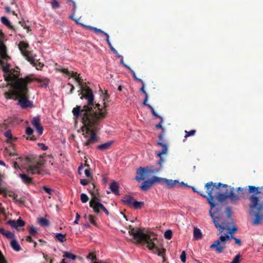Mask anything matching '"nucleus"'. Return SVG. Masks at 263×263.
Instances as JSON below:
<instances>
[{
	"label": "nucleus",
	"mask_w": 263,
	"mask_h": 263,
	"mask_svg": "<svg viewBox=\"0 0 263 263\" xmlns=\"http://www.w3.org/2000/svg\"><path fill=\"white\" fill-rule=\"evenodd\" d=\"M84 94L82 95L81 99L85 98L87 101L88 106H84L82 109L77 106L72 109L73 116L77 118H81L83 123L82 127V135L86 138L83 141L84 146H88L98 141L95 132L99 131L101 128L102 120L106 115V104L105 100L108 97L104 96L102 103L94 104V96L91 89L88 87L83 88Z\"/></svg>",
	"instance_id": "1"
},
{
	"label": "nucleus",
	"mask_w": 263,
	"mask_h": 263,
	"mask_svg": "<svg viewBox=\"0 0 263 263\" xmlns=\"http://www.w3.org/2000/svg\"><path fill=\"white\" fill-rule=\"evenodd\" d=\"M4 35L0 34V65L2 66L5 81L13 90L4 92L6 99H18L17 104L22 108L32 106V102L27 99L28 88L27 85L32 81L30 76L19 78L20 70L18 67L11 68L8 63L10 57L7 55L6 47L3 42Z\"/></svg>",
	"instance_id": "2"
},
{
	"label": "nucleus",
	"mask_w": 263,
	"mask_h": 263,
	"mask_svg": "<svg viewBox=\"0 0 263 263\" xmlns=\"http://www.w3.org/2000/svg\"><path fill=\"white\" fill-rule=\"evenodd\" d=\"M248 193L251 194L249 199L250 214L254 216L253 225L263 223V186L249 185Z\"/></svg>",
	"instance_id": "3"
},
{
	"label": "nucleus",
	"mask_w": 263,
	"mask_h": 263,
	"mask_svg": "<svg viewBox=\"0 0 263 263\" xmlns=\"http://www.w3.org/2000/svg\"><path fill=\"white\" fill-rule=\"evenodd\" d=\"M157 145L160 146L162 150L156 154V156L159 158L156 166L151 165L146 167H140L137 171V176L136 177V180L140 182L144 178L149 177L151 174L157 173L161 171L163 168V164L165 161V159L163 157V155L166 154L168 151L167 145L163 142H158Z\"/></svg>",
	"instance_id": "4"
},
{
	"label": "nucleus",
	"mask_w": 263,
	"mask_h": 263,
	"mask_svg": "<svg viewBox=\"0 0 263 263\" xmlns=\"http://www.w3.org/2000/svg\"><path fill=\"white\" fill-rule=\"evenodd\" d=\"M215 227L219 231L217 235H219V238L215 241V249L217 252L221 253L223 252L225 248V244L227 241L231 238H233V234L237 231V229L233 226L232 228L227 226L219 224L215 220Z\"/></svg>",
	"instance_id": "5"
},
{
	"label": "nucleus",
	"mask_w": 263,
	"mask_h": 263,
	"mask_svg": "<svg viewBox=\"0 0 263 263\" xmlns=\"http://www.w3.org/2000/svg\"><path fill=\"white\" fill-rule=\"evenodd\" d=\"M129 233L134 238L137 240L138 242H145L149 250L163 258L164 257L165 249L164 248L161 249L156 245V238H152L149 235L140 230H135L133 229L129 231Z\"/></svg>",
	"instance_id": "6"
},
{
	"label": "nucleus",
	"mask_w": 263,
	"mask_h": 263,
	"mask_svg": "<svg viewBox=\"0 0 263 263\" xmlns=\"http://www.w3.org/2000/svg\"><path fill=\"white\" fill-rule=\"evenodd\" d=\"M215 189L217 190L215 198L219 202H223L228 198H230L232 201H235L239 199V196L234 193V187L229 191V186L226 184L218 183L216 185L215 183Z\"/></svg>",
	"instance_id": "7"
},
{
	"label": "nucleus",
	"mask_w": 263,
	"mask_h": 263,
	"mask_svg": "<svg viewBox=\"0 0 263 263\" xmlns=\"http://www.w3.org/2000/svg\"><path fill=\"white\" fill-rule=\"evenodd\" d=\"M205 188L208 194L205 198H206L209 204L210 205V215L212 221L214 222V212H212V210L214 208V196L212 195V192L214 190V183L212 181L206 183Z\"/></svg>",
	"instance_id": "8"
},
{
	"label": "nucleus",
	"mask_w": 263,
	"mask_h": 263,
	"mask_svg": "<svg viewBox=\"0 0 263 263\" xmlns=\"http://www.w3.org/2000/svg\"><path fill=\"white\" fill-rule=\"evenodd\" d=\"M90 206L92 208L96 213H99L101 210L103 211L107 215L109 212L105 207L100 202V200L96 197H93L89 202Z\"/></svg>",
	"instance_id": "9"
},
{
	"label": "nucleus",
	"mask_w": 263,
	"mask_h": 263,
	"mask_svg": "<svg viewBox=\"0 0 263 263\" xmlns=\"http://www.w3.org/2000/svg\"><path fill=\"white\" fill-rule=\"evenodd\" d=\"M122 201L129 206L133 207L135 209H140L143 205L144 202L138 201L132 196L126 195L122 199Z\"/></svg>",
	"instance_id": "10"
},
{
	"label": "nucleus",
	"mask_w": 263,
	"mask_h": 263,
	"mask_svg": "<svg viewBox=\"0 0 263 263\" xmlns=\"http://www.w3.org/2000/svg\"><path fill=\"white\" fill-rule=\"evenodd\" d=\"M160 182L165 184L166 187L168 189H171L174 186H187L186 183H185L183 182H180L178 180H173L163 178H160Z\"/></svg>",
	"instance_id": "11"
},
{
	"label": "nucleus",
	"mask_w": 263,
	"mask_h": 263,
	"mask_svg": "<svg viewBox=\"0 0 263 263\" xmlns=\"http://www.w3.org/2000/svg\"><path fill=\"white\" fill-rule=\"evenodd\" d=\"M160 177L157 176H153L151 179L144 181L141 186V188L142 191H146L149 189L153 184L160 182Z\"/></svg>",
	"instance_id": "12"
},
{
	"label": "nucleus",
	"mask_w": 263,
	"mask_h": 263,
	"mask_svg": "<svg viewBox=\"0 0 263 263\" xmlns=\"http://www.w3.org/2000/svg\"><path fill=\"white\" fill-rule=\"evenodd\" d=\"M41 166L40 163L30 165L26 168L27 172L29 175H31L40 174L41 171Z\"/></svg>",
	"instance_id": "13"
},
{
	"label": "nucleus",
	"mask_w": 263,
	"mask_h": 263,
	"mask_svg": "<svg viewBox=\"0 0 263 263\" xmlns=\"http://www.w3.org/2000/svg\"><path fill=\"white\" fill-rule=\"evenodd\" d=\"M32 124L36 129L38 135L39 136L42 135L43 133V128L42 125H41V120L40 117L37 116L34 117L32 120Z\"/></svg>",
	"instance_id": "14"
},
{
	"label": "nucleus",
	"mask_w": 263,
	"mask_h": 263,
	"mask_svg": "<svg viewBox=\"0 0 263 263\" xmlns=\"http://www.w3.org/2000/svg\"><path fill=\"white\" fill-rule=\"evenodd\" d=\"M8 223L13 228L18 230V227H23L25 226V222L21 218H19L16 220H9Z\"/></svg>",
	"instance_id": "15"
},
{
	"label": "nucleus",
	"mask_w": 263,
	"mask_h": 263,
	"mask_svg": "<svg viewBox=\"0 0 263 263\" xmlns=\"http://www.w3.org/2000/svg\"><path fill=\"white\" fill-rule=\"evenodd\" d=\"M59 70L61 71L62 72L66 74L67 76H68L69 77L73 78L76 81L80 84L81 81L80 80V78L79 76L77 75V73L76 72H74L73 71L70 72L66 68H61V69H58Z\"/></svg>",
	"instance_id": "16"
},
{
	"label": "nucleus",
	"mask_w": 263,
	"mask_h": 263,
	"mask_svg": "<svg viewBox=\"0 0 263 263\" xmlns=\"http://www.w3.org/2000/svg\"><path fill=\"white\" fill-rule=\"evenodd\" d=\"M81 25L85 28L89 29L91 30H93L96 33H101L103 35H104L106 37L107 36V35H109L105 32H104V31H102L101 29H98L96 27H92L91 26L84 25L83 24H81Z\"/></svg>",
	"instance_id": "17"
},
{
	"label": "nucleus",
	"mask_w": 263,
	"mask_h": 263,
	"mask_svg": "<svg viewBox=\"0 0 263 263\" xmlns=\"http://www.w3.org/2000/svg\"><path fill=\"white\" fill-rule=\"evenodd\" d=\"M81 25L85 28L89 29L91 30H93L96 33H101L103 35H104L106 37L107 36V35H109L105 32H104V31H102L101 29H98L96 27H92L91 26L84 25L83 24H81Z\"/></svg>",
	"instance_id": "18"
},
{
	"label": "nucleus",
	"mask_w": 263,
	"mask_h": 263,
	"mask_svg": "<svg viewBox=\"0 0 263 263\" xmlns=\"http://www.w3.org/2000/svg\"><path fill=\"white\" fill-rule=\"evenodd\" d=\"M119 185L116 181H112L109 185L111 191L116 195H119Z\"/></svg>",
	"instance_id": "19"
},
{
	"label": "nucleus",
	"mask_w": 263,
	"mask_h": 263,
	"mask_svg": "<svg viewBox=\"0 0 263 263\" xmlns=\"http://www.w3.org/2000/svg\"><path fill=\"white\" fill-rule=\"evenodd\" d=\"M113 143V141H110L106 143L101 144L97 146V148L102 151H104L106 149H109Z\"/></svg>",
	"instance_id": "20"
},
{
	"label": "nucleus",
	"mask_w": 263,
	"mask_h": 263,
	"mask_svg": "<svg viewBox=\"0 0 263 263\" xmlns=\"http://www.w3.org/2000/svg\"><path fill=\"white\" fill-rule=\"evenodd\" d=\"M23 55L31 65L35 66V57L32 55L30 52L27 51L25 54H23Z\"/></svg>",
	"instance_id": "21"
},
{
	"label": "nucleus",
	"mask_w": 263,
	"mask_h": 263,
	"mask_svg": "<svg viewBox=\"0 0 263 263\" xmlns=\"http://www.w3.org/2000/svg\"><path fill=\"white\" fill-rule=\"evenodd\" d=\"M29 47V45L28 43L24 41L20 42L18 44V48L20 51H21L22 54H25V53L28 51L27 50Z\"/></svg>",
	"instance_id": "22"
},
{
	"label": "nucleus",
	"mask_w": 263,
	"mask_h": 263,
	"mask_svg": "<svg viewBox=\"0 0 263 263\" xmlns=\"http://www.w3.org/2000/svg\"><path fill=\"white\" fill-rule=\"evenodd\" d=\"M10 246L15 251H19L21 250V247L15 238L11 241Z\"/></svg>",
	"instance_id": "23"
},
{
	"label": "nucleus",
	"mask_w": 263,
	"mask_h": 263,
	"mask_svg": "<svg viewBox=\"0 0 263 263\" xmlns=\"http://www.w3.org/2000/svg\"><path fill=\"white\" fill-rule=\"evenodd\" d=\"M194 238L195 239H201L202 237V234L201 230L198 228H194L193 230Z\"/></svg>",
	"instance_id": "24"
},
{
	"label": "nucleus",
	"mask_w": 263,
	"mask_h": 263,
	"mask_svg": "<svg viewBox=\"0 0 263 263\" xmlns=\"http://www.w3.org/2000/svg\"><path fill=\"white\" fill-rule=\"evenodd\" d=\"M68 1L70 2L73 5L72 13L69 17L72 20H74L77 24L81 25V24L79 23L78 20L74 18V14H75V12L76 11V4L75 2L72 0H70V1Z\"/></svg>",
	"instance_id": "25"
},
{
	"label": "nucleus",
	"mask_w": 263,
	"mask_h": 263,
	"mask_svg": "<svg viewBox=\"0 0 263 263\" xmlns=\"http://www.w3.org/2000/svg\"><path fill=\"white\" fill-rule=\"evenodd\" d=\"M36 81L41 87H46L48 85V80L47 78H45L43 80L36 79Z\"/></svg>",
	"instance_id": "26"
},
{
	"label": "nucleus",
	"mask_w": 263,
	"mask_h": 263,
	"mask_svg": "<svg viewBox=\"0 0 263 263\" xmlns=\"http://www.w3.org/2000/svg\"><path fill=\"white\" fill-rule=\"evenodd\" d=\"M18 176L21 178L22 181L26 184H28L31 181L30 177L26 174H20Z\"/></svg>",
	"instance_id": "27"
},
{
	"label": "nucleus",
	"mask_w": 263,
	"mask_h": 263,
	"mask_svg": "<svg viewBox=\"0 0 263 263\" xmlns=\"http://www.w3.org/2000/svg\"><path fill=\"white\" fill-rule=\"evenodd\" d=\"M84 218L90 223H91V224H92L93 225H96V221H95V218L92 215H85L84 216Z\"/></svg>",
	"instance_id": "28"
},
{
	"label": "nucleus",
	"mask_w": 263,
	"mask_h": 263,
	"mask_svg": "<svg viewBox=\"0 0 263 263\" xmlns=\"http://www.w3.org/2000/svg\"><path fill=\"white\" fill-rule=\"evenodd\" d=\"M38 222L40 225L43 227H48L49 226L48 220L45 218H41L38 219Z\"/></svg>",
	"instance_id": "29"
},
{
	"label": "nucleus",
	"mask_w": 263,
	"mask_h": 263,
	"mask_svg": "<svg viewBox=\"0 0 263 263\" xmlns=\"http://www.w3.org/2000/svg\"><path fill=\"white\" fill-rule=\"evenodd\" d=\"M63 257L71 259L73 260H74L76 259V256L70 252H64Z\"/></svg>",
	"instance_id": "30"
},
{
	"label": "nucleus",
	"mask_w": 263,
	"mask_h": 263,
	"mask_svg": "<svg viewBox=\"0 0 263 263\" xmlns=\"http://www.w3.org/2000/svg\"><path fill=\"white\" fill-rule=\"evenodd\" d=\"M87 259L91 261L90 263H99L96 261L97 258L93 253H89L87 256Z\"/></svg>",
	"instance_id": "31"
},
{
	"label": "nucleus",
	"mask_w": 263,
	"mask_h": 263,
	"mask_svg": "<svg viewBox=\"0 0 263 263\" xmlns=\"http://www.w3.org/2000/svg\"><path fill=\"white\" fill-rule=\"evenodd\" d=\"M28 231L30 236H34L37 233V229L33 226H31L29 227Z\"/></svg>",
	"instance_id": "32"
},
{
	"label": "nucleus",
	"mask_w": 263,
	"mask_h": 263,
	"mask_svg": "<svg viewBox=\"0 0 263 263\" xmlns=\"http://www.w3.org/2000/svg\"><path fill=\"white\" fill-rule=\"evenodd\" d=\"M106 42L110 49V50L114 52L115 54H118V51L112 47L110 40H109V36L107 35V36L106 37Z\"/></svg>",
	"instance_id": "33"
},
{
	"label": "nucleus",
	"mask_w": 263,
	"mask_h": 263,
	"mask_svg": "<svg viewBox=\"0 0 263 263\" xmlns=\"http://www.w3.org/2000/svg\"><path fill=\"white\" fill-rule=\"evenodd\" d=\"M55 238L61 242H63L65 240V235L61 233H57L55 234Z\"/></svg>",
	"instance_id": "34"
},
{
	"label": "nucleus",
	"mask_w": 263,
	"mask_h": 263,
	"mask_svg": "<svg viewBox=\"0 0 263 263\" xmlns=\"http://www.w3.org/2000/svg\"><path fill=\"white\" fill-rule=\"evenodd\" d=\"M2 23L7 27L10 26V22L9 20L5 16H2L1 18Z\"/></svg>",
	"instance_id": "35"
},
{
	"label": "nucleus",
	"mask_w": 263,
	"mask_h": 263,
	"mask_svg": "<svg viewBox=\"0 0 263 263\" xmlns=\"http://www.w3.org/2000/svg\"><path fill=\"white\" fill-rule=\"evenodd\" d=\"M164 236L166 239H170L172 237V231L171 230H167L164 234Z\"/></svg>",
	"instance_id": "36"
},
{
	"label": "nucleus",
	"mask_w": 263,
	"mask_h": 263,
	"mask_svg": "<svg viewBox=\"0 0 263 263\" xmlns=\"http://www.w3.org/2000/svg\"><path fill=\"white\" fill-rule=\"evenodd\" d=\"M4 236H6L7 238L11 239L12 240L15 238L14 234L9 231H6Z\"/></svg>",
	"instance_id": "37"
},
{
	"label": "nucleus",
	"mask_w": 263,
	"mask_h": 263,
	"mask_svg": "<svg viewBox=\"0 0 263 263\" xmlns=\"http://www.w3.org/2000/svg\"><path fill=\"white\" fill-rule=\"evenodd\" d=\"M186 187H191L193 191L195 193H198L199 195H200L201 196H202V197L203 198H205L206 197V195L203 194L202 192H200V191H198L196 188L194 186H190V185H188L187 186H186Z\"/></svg>",
	"instance_id": "38"
},
{
	"label": "nucleus",
	"mask_w": 263,
	"mask_h": 263,
	"mask_svg": "<svg viewBox=\"0 0 263 263\" xmlns=\"http://www.w3.org/2000/svg\"><path fill=\"white\" fill-rule=\"evenodd\" d=\"M81 200L82 203H86L88 200L87 195L85 193H82L80 196Z\"/></svg>",
	"instance_id": "39"
},
{
	"label": "nucleus",
	"mask_w": 263,
	"mask_h": 263,
	"mask_svg": "<svg viewBox=\"0 0 263 263\" xmlns=\"http://www.w3.org/2000/svg\"><path fill=\"white\" fill-rule=\"evenodd\" d=\"M195 132H196L195 130H194V129L191 130L189 132H187V130H185V135L184 136V138H186L188 137L192 136L194 135Z\"/></svg>",
	"instance_id": "40"
},
{
	"label": "nucleus",
	"mask_w": 263,
	"mask_h": 263,
	"mask_svg": "<svg viewBox=\"0 0 263 263\" xmlns=\"http://www.w3.org/2000/svg\"><path fill=\"white\" fill-rule=\"evenodd\" d=\"M5 136L8 139H12L13 137L11 133V131L10 130H7L4 133Z\"/></svg>",
	"instance_id": "41"
},
{
	"label": "nucleus",
	"mask_w": 263,
	"mask_h": 263,
	"mask_svg": "<svg viewBox=\"0 0 263 263\" xmlns=\"http://www.w3.org/2000/svg\"><path fill=\"white\" fill-rule=\"evenodd\" d=\"M180 260L182 262H185L186 261V253L185 251H183L180 256Z\"/></svg>",
	"instance_id": "42"
},
{
	"label": "nucleus",
	"mask_w": 263,
	"mask_h": 263,
	"mask_svg": "<svg viewBox=\"0 0 263 263\" xmlns=\"http://www.w3.org/2000/svg\"><path fill=\"white\" fill-rule=\"evenodd\" d=\"M240 255L239 254L236 255L231 263H240Z\"/></svg>",
	"instance_id": "43"
},
{
	"label": "nucleus",
	"mask_w": 263,
	"mask_h": 263,
	"mask_svg": "<svg viewBox=\"0 0 263 263\" xmlns=\"http://www.w3.org/2000/svg\"><path fill=\"white\" fill-rule=\"evenodd\" d=\"M52 8L55 9L60 7L59 3L56 0H53L51 3Z\"/></svg>",
	"instance_id": "44"
},
{
	"label": "nucleus",
	"mask_w": 263,
	"mask_h": 263,
	"mask_svg": "<svg viewBox=\"0 0 263 263\" xmlns=\"http://www.w3.org/2000/svg\"><path fill=\"white\" fill-rule=\"evenodd\" d=\"M33 130L31 127H27V128L26 129V134L27 135L30 136L33 134Z\"/></svg>",
	"instance_id": "45"
},
{
	"label": "nucleus",
	"mask_w": 263,
	"mask_h": 263,
	"mask_svg": "<svg viewBox=\"0 0 263 263\" xmlns=\"http://www.w3.org/2000/svg\"><path fill=\"white\" fill-rule=\"evenodd\" d=\"M231 239H233L235 241V242L236 245H238V246H241V240L239 238H235L233 237V238H231Z\"/></svg>",
	"instance_id": "46"
},
{
	"label": "nucleus",
	"mask_w": 263,
	"mask_h": 263,
	"mask_svg": "<svg viewBox=\"0 0 263 263\" xmlns=\"http://www.w3.org/2000/svg\"><path fill=\"white\" fill-rule=\"evenodd\" d=\"M120 63L127 69H129L130 68V67L124 63L123 61V57H121V58L120 59Z\"/></svg>",
	"instance_id": "47"
},
{
	"label": "nucleus",
	"mask_w": 263,
	"mask_h": 263,
	"mask_svg": "<svg viewBox=\"0 0 263 263\" xmlns=\"http://www.w3.org/2000/svg\"><path fill=\"white\" fill-rule=\"evenodd\" d=\"M163 122V119L162 118H161L160 122L156 125V127L158 128H161V129H163V128L162 126V124Z\"/></svg>",
	"instance_id": "48"
},
{
	"label": "nucleus",
	"mask_w": 263,
	"mask_h": 263,
	"mask_svg": "<svg viewBox=\"0 0 263 263\" xmlns=\"http://www.w3.org/2000/svg\"><path fill=\"white\" fill-rule=\"evenodd\" d=\"M43 189L48 194H51V189L50 188L46 186H43Z\"/></svg>",
	"instance_id": "49"
},
{
	"label": "nucleus",
	"mask_w": 263,
	"mask_h": 263,
	"mask_svg": "<svg viewBox=\"0 0 263 263\" xmlns=\"http://www.w3.org/2000/svg\"><path fill=\"white\" fill-rule=\"evenodd\" d=\"M80 215L78 213H77L76 214V219L73 222L74 224H78V221L80 219Z\"/></svg>",
	"instance_id": "50"
},
{
	"label": "nucleus",
	"mask_w": 263,
	"mask_h": 263,
	"mask_svg": "<svg viewBox=\"0 0 263 263\" xmlns=\"http://www.w3.org/2000/svg\"><path fill=\"white\" fill-rule=\"evenodd\" d=\"M0 263H6V261L0 251Z\"/></svg>",
	"instance_id": "51"
},
{
	"label": "nucleus",
	"mask_w": 263,
	"mask_h": 263,
	"mask_svg": "<svg viewBox=\"0 0 263 263\" xmlns=\"http://www.w3.org/2000/svg\"><path fill=\"white\" fill-rule=\"evenodd\" d=\"M38 145L41 148V149L43 151H46L47 149V147L43 143H39Z\"/></svg>",
	"instance_id": "52"
},
{
	"label": "nucleus",
	"mask_w": 263,
	"mask_h": 263,
	"mask_svg": "<svg viewBox=\"0 0 263 263\" xmlns=\"http://www.w3.org/2000/svg\"><path fill=\"white\" fill-rule=\"evenodd\" d=\"M43 65H44L41 63H39L38 64H36L35 63V66H34L35 67L36 69L39 70V69H41V68L43 66Z\"/></svg>",
	"instance_id": "53"
},
{
	"label": "nucleus",
	"mask_w": 263,
	"mask_h": 263,
	"mask_svg": "<svg viewBox=\"0 0 263 263\" xmlns=\"http://www.w3.org/2000/svg\"><path fill=\"white\" fill-rule=\"evenodd\" d=\"M84 173L86 177H89L90 176V172L89 169H85Z\"/></svg>",
	"instance_id": "54"
},
{
	"label": "nucleus",
	"mask_w": 263,
	"mask_h": 263,
	"mask_svg": "<svg viewBox=\"0 0 263 263\" xmlns=\"http://www.w3.org/2000/svg\"><path fill=\"white\" fill-rule=\"evenodd\" d=\"M128 70H129L130 71V72L132 73V74H133V77L134 79L135 80H136L137 79V78H138L137 77V76H136V73H135V71H134L133 69H132L130 68Z\"/></svg>",
	"instance_id": "55"
},
{
	"label": "nucleus",
	"mask_w": 263,
	"mask_h": 263,
	"mask_svg": "<svg viewBox=\"0 0 263 263\" xmlns=\"http://www.w3.org/2000/svg\"><path fill=\"white\" fill-rule=\"evenodd\" d=\"M144 87H145V84H143V85H142L141 88H140V90L145 95V96H146V95H147V93L146 92V91L145 90Z\"/></svg>",
	"instance_id": "56"
},
{
	"label": "nucleus",
	"mask_w": 263,
	"mask_h": 263,
	"mask_svg": "<svg viewBox=\"0 0 263 263\" xmlns=\"http://www.w3.org/2000/svg\"><path fill=\"white\" fill-rule=\"evenodd\" d=\"M80 183L83 185H86L88 184V182L86 179H81Z\"/></svg>",
	"instance_id": "57"
},
{
	"label": "nucleus",
	"mask_w": 263,
	"mask_h": 263,
	"mask_svg": "<svg viewBox=\"0 0 263 263\" xmlns=\"http://www.w3.org/2000/svg\"><path fill=\"white\" fill-rule=\"evenodd\" d=\"M148 100V95H146V96H145L144 100L143 102V105H147L148 104H147V101Z\"/></svg>",
	"instance_id": "58"
},
{
	"label": "nucleus",
	"mask_w": 263,
	"mask_h": 263,
	"mask_svg": "<svg viewBox=\"0 0 263 263\" xmlns=\"http://www.w3.org/2000/svg\"><path fill=\"white\" fill-rule=\"evenodd\" d=\"M22 26L23 27V28L25 29H27V31L29 32V30H30V27L29 26L26 25V24H22Z\"/></svg>",
	"instance_id": "59"
},
{
	"label": "nucleus",
	"mask_w": 263,
	"mask_h": 263,
	"mask_svg": "<svg viewBox=\"0 0 263 263\" xmlns=\"http://www.w3.org/2000/svg\"><path fill=\"white\" fill-rule=\"evenodd\" d=\"M163 136H164V134L163 133H161L159 134V142H163Z\"/></svg>",
	"instance_id": "60"
},
{
	"label": "nucleus",
	"mask_w": 263,
	"mask_h": 263,
	"mask_svg": "<svg viewBox=\"0 0 263 263\" xmlns=\"http://www.w3.org/2000/svg\"><path fill=\"white\" fill-rule=\"evenodd\" d=\"M0 165L5 166L6 168H9V166L6 164V163L4 162V161H3L2 160H0Z\"/></svg>",
	"instance_id": "61"
},
{
	"label": "nucleus",
	"mask_w": 263,
	"mask_h": 263,
	"mask_svg": "<svg viewBox=\"0 0 263 263\" xmlns=\"http://www.w3.org/2000/svg\"><path fill=\"white\" fill-rule=\"evenodd\" d=\"M32 236H30V235H29V236H27L26 237V240H27V241H28V242H32V238H31V237H32Z\"/></svg>",
	"instance_id": "62"
},
{
	"label": "nucleus",
	"mask_w": 263,
	"mask_h": 263,
	"mask_svg": "<svg viewBox=\"0 0 263 263\" xmlns=\"http://www.w3.org/2000/svg\"><path fill=\"white\" fill-rule=\"evenodd\" d=\"M6 231H7L5 230L4 229L0 228V233L2 234L3 235H5V234L6 233Z\"/></svg>",
	"instance_id": "63"
},
{
	"label": "nucleus",
	"mask_w": 263,
	"mask_h": 263,
	"mask_svg": "<svg viewBox=\"0 0 263 263\" xmlns=\"http://www.w3.org/2000/svg\"><path fill=\"white\" fill-rule=\"evenodd\" d=\"M153 115L155 118H160V119H161V118H162L161 117H160V116H159V115L156 113V112H153Z\"/></svg>",
	"instance_id": "64"
}]
</instances>
